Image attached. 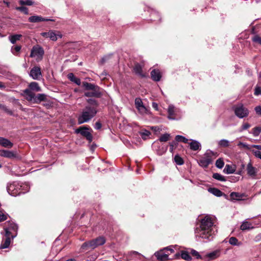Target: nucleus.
Segmentation results:
<instances>
[{
    "label": "nucleus",
    "mask_w": 261,
    "mask_h": 261,
    "mask_svg": "<svg viewBox=\"0 0 261 261\" xmlns=\"http://www.w3.org/2000/svg\"><path fill=\"white\" fill-rule=\"evenodd\" d=\"M216 231L212 218L210 216H206L201 219L200 227L195 229V237L197 239L201 238L211 241Z\"/></svg>",
    "instance_id": "nucleus-1"
},
{
    "label": "nucleus",
    "mask_w": 261,
    "mask_h": 261,
    "mask_svg": "<svg viewBox=\"0 0 261 261\" xmlns=\"http://www.w3.org/2000/svg\"><path fill=\"white\" fill-rule=\"evenodd\" d=\"M97 110L94 107H85L77 118L78 124H81L89 122L95 116Z\"/></svg>",
    "instance_id": "nucleus-2"
},
{
    "label": "nucleus",
    "mask_w": 261,
    "mask_h": 261,
    "mask_svg": "<svg viewBox=\"0 0 261 261\" xmlns=\"http://www.w3.org/2000/svg\"><path fill=\"white\" fill-rule=\"evenodd\" d=\"M232 110L235 115L240 119H243L248 116L249 111L242 103H239L232 107Z\"/></svg>",
    "instance_id": "nucleus-3"
},
{
    "label": "nucleus",
    "mask_w": 261,
    "mask_h": 261,
    "mask_svg": "<svg viewBox=\"0 0 261 261\" xmlns=\"http://www.w3.org/2000/svg\"><path fill=\"white\" fill-rule=\"evenodd\" d=\"M18 229L17 224L12 221H7L4 228L5 236H11L12 240L14 239L17 235Z\"/></svg>",
    "instance_id": "nucleus-4"
},
{
    "label": "nucleus",
    "mask_w": 261,
    "mask_h": 261,
    "mask_svg": "<svg viewBox=\"0 0 261 261\" xmlns=\"http://www.w3.org/2000/svg\"><path fill=\"white\" fill-rule=\"evenodd\" d=\"M44 54L43 47L39 45H36L32 48L30 57L35 58L37 62H39L42 60Z\"/></svg>",
    "instance_id": "nucleus-5"
},
{
    "label": "nucleus",
    "mask_w": 261,
    "mask_h": 261,
    "mask_svg": "<svg viewBox=\"0 0 261 261\" xmlns=\"http://www.w3.org/2000/svg\"><path fill=\"white\" fill-rule=\"evenodd\" d=\"M214 155V152L211 150H208L204 155L198 161V163L199 166L203 168H206L208 166L212 163V156Z\"/></svg>",
    "instance_id": "nucleus-6"
},
{
    "label": "nucleus",
    "mask_w": 261,
    "mask_h": 261,
    "mask_svg": "<svg viewBox=\"0 0 261 261\" xmlns=\"http://www.w3.org/2000/svg\"><path fill=\"white\" fill-rule=\"evenodd\" d=\"M222 251V249L221 247H219L211 252L206 253L204 255V258L208 261L216 259L221 256Z\"/></svg>",
    "instance_id": "nucleus-7"
},
{
    "label": "nucleus",
    "mask_w": 261,
    "mask_h": 261,
    "mask_svg": "<svg viewBox=\"0 0 261 261\" xmlns=\"http://www.w3.org/2000/svg\"><path fill=\"white\" fill-rule=\"evenodd\" d=\"M88 130L89 128L86 127L81 126L75 130V133L80 134L82 136L85 137L89 142H91L93 140V137Z\"/></svg>",
    "instance_id": "nucleus-8"
},
{
    "label": "nucleus",
    "mask_w": 261,
    "mask_h": 261,
    "mask_svg": "<svg viewBox=\"0 0 261 261\" xmlns=\"http://www.w3.org/2000/svg\"><path fill=\"white\" fill-rule=\"evenodd\" d=\"M41 36L44 38H49L50 40L56 41L58 40V38H61L62 35L59 34H57V32L55 30H49L47 32H42L40 34Z\"/></svg>",
    "instance_id": "nucleus-9"
},
{
    "label": "nucleus",
    "mask_w": 261,
    "mask_h": 261,
    "mask_svg": "<svg viewBox=\"0 0 261 261\" xmlns=\"http://www.w3.org/2000/svg\"><path fill=\"white\" fill-rule=\"evenodd\" d=\"M154 255L157 259L160 261H168L175 259L174 255L172 256H168V254L164 253L162 249L155 252Z\"/></svg>",
    "instance_id": "nucleus-10"
},
{
    "label": "nucleus",
    "mask_w": 261,
    "mask_h": 261,
    "mask_svg": "<svg viewBox=\"0 0 261 261\" xmlns=\"http://www.w3.org/2000/svg\"><path fill=\"white\" fill-rule=\"evenodd\" d=\"M29 75L33 80H39L42 76L41 68L40 67L35 66L33 67L29 73Z\"/></svg>",
    "instance_id": "nucleus-11"
},
{
    "label": "nucleus",
    "mask_w": 261,
    "mask_h": 261,
    "mask_svg": "<svg viewBox=\"0 0 261 261\" xmlns=\"http://www.w3.org/2000/svg\"><path fill=\"white\" fill-rule=\"evenodd\" d=\"M84 95L86 97H94L96 98H99L102 95V93L101 88L99 87H96L95 89H93L91 91L89 90L86 91L84 93Z\"/></svg>",
    "instance_id": "nucleus-12"
},
{
    "label": "nucleus",
    "mask_w": 261,
    "mask_h": 261,
    "mask_svg": "<svg viewBox=\"0 0 261 261\" xmlns=\"http://www.w3.org/2000/svg\"><path fill=\"white\" fill-rule=\"evenodd\" d=\"M174 258L175 259H178L180 258L186 260L191 261L192 259L189 253L185 250H181L174 254Z\"/></svg>",
    "instance_id": "nucleus-13"
},
{
    "label": "nucleus",
    "mask_w": 261,
    "mask_h": 261,
    "mask_svg": "<svg viewBox=\"0 0 261 261\" xmlns=\"http://www.w3.org/2000/svg\"><path fill=\"white\" fill-rule=\"evenodd\" d=\"M0 156L13 159L17 158V154L16 151L2 149L0 150Z\"/></svg>",
    "instance_id": "nucleus-14"
},
{
    "label": "nucleus",
    "mask_w": 261,
    "mask_h": 261,
    "mask_svg": "<svg viewBox=\"0 0 261 261\" xmlns=\"http://www.w3.org/2000/svg\"><path fill=\"white\" fill-rule=\"evenodd\" d=\"M135 105L136 108L141 114H144L146 112L147 109L143 105L142 100L140 98L137 97L135 99Z\"/></svg>",
    "instance_id": "nucleus-15"
},
{
    "label": "nucleus",
    "mask_w": 261,
    "mask_h": 261,
    "mask_svg": "<svg viewBox=\"0 0 261 261\" xmlns=\"http://www.w3.org/2000/svg\"><path fill=\"white\" fill-rule=\"evenodd\" d=\"M29 21L31 22H38L40 21H54V19L42 17L41 16L34 15L29 18Z\"/></svg>",
    "instance_id": "nucleus-16"
},
{
    "label": "nucleus",
    "mask_w": 261,
    "mask_h": 261,
    "mask_svg": "<svg viewBox=\"0 0 261 261\" xmlns=\"http://www.w3.org/2000/svg\"><path fill=\"white\" fill-rule=\"evenodd\" d=\"M246 170L247 174L249 176L254 177L256 175L257 170L255 167L252 166L251 162L247 165Z\"/></svg>",
    "instance_id": "nucleus-17"
},
{
    "label": "nucleus",
    "mask_w": 261,
    "mask_h": 261,
    "mask_svg": "<svg viewBox=\"0 0 261 261\" xmlns=\"http://www.w3.org/2000/svg\"><path fill=\"white\" fill-rule=\"evenodd\" d=\"M23 94L28 101H32L34 103L35 97V94L34 92L29 89H26L23 91Z\"/></svg>",
    "instance_id": "nucleus-18"
},
{
    "label": "nucleus",
    "mask_w": 261,
    "mask_h": 261,
    "mask_svg": "<svg viewBox=\"0 0 261 261\" xmlns=\"http://www.w3.org/2000/svg\"><path fill=\"white\" fill-rule=\"evenodd\" d=\"M190 142H188L190 148L193 151H197L200 150L201 148V144L197 140L190 139Z\"/></svg>",
    "instance_id": "nucleus-19"
},
{
    "label": "nucleus",
    "mask_w": 261,
    "mask_h": 261,
    "mask_svg": "<svg viewBox=\"0 0 261 261\" xmlns=\"http://www.w3.org/2000/svg\"><path fill=\"white\" fill-rule=\"evenodd\" d=\"M239 145H241V146H243L244 148H247L248 149H250L252 151V152L253 153V154H254V155L256 158H258L259 159H261V152H260V151L256 150L254 149H251L249 145H248V144H247L246 143H244L243 142H240L239 144Z\"/></svg>",
    "instance_id": "nucleus-20"
},
{
    "label": "nucleus",
    "mask_w": 261,
    "mask_h": 261,
    "mask_svg": "<svg viewBox=\"0 0 261 261\" xmlns=\"http://www.w3.org/2000/svg\"><path fill=\"white\" fill-rule=\"evenodd\" d=\"M5 238H3L2 243L0 246V249H6L8 248L11 243V240L12 239L11 236H5Z\"/></svg>",
    "instance_id": "nucleus-21"
},
{
    "label": "nucleus",
    "mask_w": 261,
    "mask_h": 261,
    "mask_svg": "<svg viewBox=\"0 0 261 261\" xmlns=\"http://www.w3.org/2000/svg\"><path fill=\"white\" fill-rule=\"evenodd\" d=\"M175 107L174 105L170 104L169 105L167 109L168 116L167 118L169 120H177L174 116L175 115Z\"/></svg>",
    "instance_id": "nucleus-22"
},
{
    "label": "nucleus",
    "mask_w": 261,
    "mask_h": 261,
    "mask_svg": "<svg viewBox=\"0 0 261 261\" xmlns=\"http://www.w3.org/2000/svg\"><path fill=\"white\" fill-rule=\"evenodd\" d=\"M141 254L137 251H131L124 254V257L126 260H130L137 258Z\"/></svg>",
    "instance_id": "nucleus-23"
},
{
    "label": "nucleus",
    "mask_w": 261,
    "mask_h": 261,
    "mask_svg": "<svg viewBox=\"0 0 261 261\" xmlns=\"http://www.w3.org/2000/svg\"><path fill=\"white\" fill-rule=\"evenodd\" d=\"M82 249L87 250L88 249H94L96 248L94 240L86 242L81 246Z\"/></svg>",
    "instance_id": "nucleus-24"
},
{
    "label": "nucleus",
    "mask_w": 261,
    "mask_h": 261,
    "mask_svg": "<svg viewBox=\"0 0 261 261\" xmlns=\"http://www.w3.org/2000/svg\"><path fill=\"white\" fill-rule=\"evenodd\" d=\"M0 145L6 148H11L13 147V144L8 139L0 137Z\"/></svg>",
    "instance_id": "nucleus-25"
},
{
    "label": "nucleus",
    "mask_w": 261,
    "mask_h": 261,
    "mask_svg": "<svg viewBox=\"0 0 261 261\" xmlns=\"http://www.w3.org/2000/svg\"><path fill=\"white\" fill-rule=\"evenodd\" d=\"M17 186H18V184L16 182H13L7 186V190L9 194L12 196H15L17 194L16 192H14L15 188Z\"/></svg>",
    "instance_id": "nucleus-26"
},
{
    "label": "nucleus",
    "mask_w": 261,
    "mask_h": 261,
    "mask_svg": "<svg viewBox=\"0 0 261 261\" xmlns=\"http://www.w3.org/2000/svg\"><path fill=\"white\" fill-rule=\"evenodd\" d=\"M151 76L152 79L155 82H159L161 78V74L159 70L153 69L151 72Z\"/></svg>",
    "instance_id": "nucleus-27"
},
{
    "label": "nucleus",
    "mask_w": 261,
    "mask_h": 261,
    "mask_svg": "<svg viewBox=\"0 0 261 261\" xmlns=\"http://www.w3.org/2000/svg\"><path fill=\"white\" fill-rule=\"evenodd\" d=\"M254 228L252 224L248 222L247 220L244 221L240 226V229L243 231L253 229Z\"/></svg>",
    "instance_id": "nucleus-28"
},
{
    "label": "nucleus",
    "mask_w": 261,
    "mask_h": 261,
    "mask_svg": "<svg viewBox=\"0 0 261 261\" xmlns=\"http://www.w3.org/2000/svg\"><path fill=\"white\" fill-rule=\"evenodd\" d=\"M176 247V246L170 245L163 248L162 250L164 253L168 254V256H171V255L174 253V250Z\"/></svg>",
    "instance_id": "nucleus-29"
},
{
    "label": "nucleus",
    "mask_w": 261,
    "mask_h": 261,
    "mask_svg": "<svg viewBox=\"0 0 261 261\" xmlns=\"http://www.w3.org/2000/svg\"><path fill=\"white\" fill-rule=\"evenodd\" d=\"M244 196L243 194L238 192H231L230 194V199L232 201L241 200Z\"/></svg>",
    "instance_id": "nucleus-30"
},
{
    "label": "nucleus",
    "mask_w": 261,
    "mask_h": 261,
    "mask_svg": "<svg viewBox=\"0 0 261 261\" xmlns=\"http://www.w3.org/2000/svg\"><path fill=\"white\" fill-rule=\"evenodd\" d=\"M67 77L70 81L73 82L78 86L80 85L81 84V80L79 78L75 77L72 73H69L67 75Z\"/></svg>",
    "instance_id": "nucleus-31"
},
{
    "label": "nucleus",
    "mask_w": 261,
    "mask_h": 261,
    "mask_svg": "<svg viewBox=\"0 0 261 261\" xmlns=\"http://www.w3.org/2000/svg\"><path fill=\"white\" fill-rule=\"evenodd\" d=\"M46 98V95L43 93H40L37 95H35L34 103H39L41 101L45 100Z\"/></svg>",
    "instance_id": "nucleus-32"
},
{
    "label": "nucleus",
    "mask_w": 261,
    "mask_h": 261,
    "mask_svg": "<svg viewBox=\"0 0 261 261\" xmlns=\"http://www.w3.org/2000/svg\"><path fill=\"white\" fill-rule=\"evenodd\" d=\"M134 71L136 74L141 77L145 76V75L142 73V67L139 64H135L134 67Z\"/></svg>",
    "instance_id": "nucleus-33"
},
{
    "label": "nucleus",
    "mask_w": 261,
    "mask_h": 261,
    "mask_svg": "<svg viewBox=\"0 0 261 261\" xmlns=\"http://www.w3.org/2000/svg\"><path fill=\"white\" fill-rule=\"evenodd\" d=\"M208 191L217 197H221L223 195L222 191L215 188H210L208 189Z\"/></svg>",
    "instance_id": "nucleus-34"
},
{
    "label": "nucleus",
    "mask_w": 261,
    "mask_h": 261,
    "mask_svg": "<svg viewBox=\"0 0 261 261\" xmlns=\"http://www.w3.org/2000/svg\"><path fill=\"white\" fill-rule=\"evenodd\" d=\"M22 35L20 34H15L10 35L9 37V40L12 44H15L17 41L19 40L21 38Z\"/></svg>",
    "instance_id": "nucleus-35"
},
{
    "label": "nucleus",
    "mask_w": 261,
    "mask_h": 261,
    "mask_svg": "<svg viewBox=\"0 0 261 261\" xmlns=\"http://www.w3.org/2000/svg\"><path fill=\"white\" fill-rule=\"evenodd\" d=\"M83 86L85 88V89L87 91H91L93 89H95L96 87H98V86L97 85L88 82L83 83Z\"/></svg>",
    "instance_id": "nucleus-36"
},
{
    "label": "nucleus",
    "mask_w": 261,
    "mask_h": 261,
    "mask_svg": "<svg viewBox=\"0 0 261 261\" xmlns=\"http://www.w3.org/2000/svg\"><path fill=\"white\" fill-rule=\"evenodd\" d=\"M29 87L31 90H34L37 92L40 91L41 90L40 87H39L38 84L37 82H32L29 85Z\"/></svg>",
    "instance_id": "nucleus-37"
},
{
    "label": "nucleus",
    "mask_w": 261,
    "mask_h": 261,
    "mask_svg": "<svg viewBox=\"0 0 261 261\" xmlns=\"http://www.w3.org/2000/svg\"><path fill=\"white\" fill-rule=\"evenodd\" d=\"M94 241L97 247L98 246L102 245L104 244L106 242V240L103 237H98L95 239H94Z\"/></svg>",
    "instance_id": "nucleus-38"
},
{
    "label": "nucleus",
    "mask_w": 261,
    "mask_h": 261,
    "mask_svg": "<svg viewBox=\"0 0 261 261\" xmlns=\"http://www.w3.org/2000/svg\"><path fill=\"white\" fill-rule=\"evenodd\" d=\"M229 243L233 246H239L241 245V243L239 242L236 237H230L229 239Z\"/></svg>",
    "instance_id": "nucleus-39"
},
{
    "label": "nucleus",
    "mask_w": 261,
    "mask_h": 261,
    "mask_svg": "<svg viewBox=\"0 0 261 261\" xmlns=\"http://www.w3.org/2000/svg\"><path fill=\"white\" fill-rule=\"evenodd\" d=\"M0 109L10 116H14V112L6 106L0 103Z\"/></svg>",
    "instance_id": "nucleus-40"
},
{
    "label": "nucleus",
    "mask_w": 261,
    "mask_h": 261,
    "mask_svg": "<svg viewBox=\"0 0 261 261\" xmlns=\"http://www.w3.org/2000/svg\"><path fill=\"white\" fill-rule=\"evenodd\" d=\"M224 172L226 174H232L235 172V169L229 165H226L224 169Z\"/></svg>",
    "instance_id": "nucleus-41"
},
{
    "label": "nucleus",
    "mask_w": 261,
    "mask_h": 261,
    "mask_svg": "<svg viewBox=\"0 0 261 261\" xmlns=\"http://www.w3.org/2000/svg\"><path fill=\"white\" fill-rule=\"evenodd\" d=\"M213 177L219 181H225L226 179L224 176L218 173H215L213 175Z\"/></svg>",
    "instance_id": "nucleus-42"
},
{
    "label": "nucleus",
    "mask_w": 261,
    "mask_h": 261,
    "mask_svg": "<svg viewBox=\"0 0 261 261\" xmlns=\"http://www.w3.org/2000/svg\"><path fill=\"white\" fill-rule=\"evenodd\" d=\"M139 134L143 140H146L151 134L150 132L146 129L142 130L141 132H139Z\"/></svg>",
    "instance_id": "nucleus-43"
},
{
    "label": "nucleus",
    "mask_w": 261,
    "mask_h": 261,
    "mask_svg": "<svg viewBox=\"0 0 261 261\" xmlns=\"http://www.w3.org/2000/svg\"><path fill=\"white\" fill-rule=\"evenodd\" d=\"M175 139L176 142H182L185 143H188L189 140L184 136L181 135H176Z\"/></svg>",
    "instance_id": "nucleus-44"
},
{
    "label": "nucleus",
    "mask_w": 261,
    "mask_h": 261,
    "mask_svg": "<svg viewBox=\"0 0 261 261\" xmlns=\"http://www.w3.org/2000/svg\"><path fill=\"white\" fill-rule=\"evenodd\" d=\"M220 147H226L229 145V141L226 139H221L218 142Z\"/></svg>",
    "instance_id": "nucleus-45"
},
{
    "label": "nucleus",
    "mask_w": 261,
    "mask_h": 261,
    "mask_svg": "<svg viewBox=\"0 0 261 261\" xmlns=\"http://www.w3.org/2000/svg\"><path fill=\"white\" fill-rule=\"evenodd\" d=\"M174 160L176 164L178 165H182L184 163L182 158L181 156H180L178 154H176L175 155Z\"/></svg>",
    "instance_id": "nucleus-46"
},
{
    "label": "nucleus",
    "mask_w": 261,
    "mask_h": 261,
    "mask_svg": "<svg viewBox=\"0 0 261 261\" xmlns=\"http://www.w3.org/2000/svg\"><path fill=\"white\" fill-rule=\"evenodd\" d=\"M261 133V127L257 126L252 129V134L254 137H258Z\"/></svg>",
    "instance_id": "nucleus-47"
},
{
    "label": "nucleus",
    "mask_w": 261,
    "mask_h": 261,
    "mask_svg": "<svg viewBox=\"0 0 261 261\" xmlns=\"http://www.w3.org/2000/svg\"><path fill=\"white\" fill-rule=\"evenodd\" d=\"M8 216V214L4 211H0V222L6 220Z\"/></svg>",
    "instance_id": "nucleus-48"
},
{
    "label": "nucleus",
    "mask_w": 261,
    "mask_h": 261,
    "mask_svg": "<svg viewBox=\"0 0 261 261\" xmlns=\"http://www.w3.org/2000/svg\"><path fill=\"white\" fill-rule=\"evenodd\" d=\"M224 165V162L222 159H218L216 162V166L219 169H222Z\"/></svg>",
    "instance_id": "nucleus-49"
},
{
    "label": "nucleus",
    "mask_w": 261,
    "mask_h": 261,
    "mask_svg": "<svg viewBox=\"0 0 261 261\" xmlns=\"http://www.w3.org/2000/svg\"><path fill=\"white\" fill-rule=\"evenodd\" d=\"M191 254L195 256L196 259H202V256L199 254V253L196 250L192 249L191 250Z\"/></svg>",
    "instance_id": "nucleus-50"
},
{
    "label": "nucleus",
    "mask_w": 261,
    "mask_h": 261,
    "mask_svg": "<svg viewBox=\"0 0 261 261\" xmlns=\"http://www.w3.org/2000/svg\"><path fill=\"white\" fill-rule=\"evenodd\" d=\"M170 136V134H167V133H165V134L162 135L160 137L159 140L161 142H166V141H167L169 140Z\"/></svg>",
    "instance_id": "nucleus-51"
},
{
    "label": "nucleus",
    "mask_w": 261,
    "mask_h": 261,
    "mask_svg": "<svg viewBox=\"0 0 261 261\" xmlns=\"http://www.w3.org/2000/svg\"><path fill=\"white\" fill-rule=\"evenodd\" d=\"M34 2L32 0H20L19 4L21 5L32 6L34 4Z\"/></svg>",
    "instance_id": "nucleus-52"
},
{
    "label": "nucleus",
    "mask_w": 261,
    "mask_h": 261,
    "mask_svg": "<svg viewBox=\"0 0 261 261\" xmlns=\"http://www.w3.org/2000/svg\"><path fill=\"white\" fill-rule=\"evenodd\" d=\"M21 48V46L20 45H17L13 46L11 48V51L13 55L16 56L17 53L19 52Z\"/></svg>",
    "instance_id": "nucleus-53"
},
{
    "label": "nucleus",
    "mask_w": 261,
    "mask_h": 261,
    "mask_svg": "<svg viewBox=\"0 0 261 261\" xmlns=\"http://www.w3.org/2000/svg\"><path fill=\"white\" fill-rule=\"evenodd\" d=\"M252 40L253 42L261 45V37H259L258 35H254L252 38Z\"/></svg>",
    "instance_id": "nucleus-54"
},
{
    "label": "nucleus",
    "mask_w": 261,
    "mask_h": 261,
    "mask_svg": "<svg viewBox=\"0 0 261 261\" xmlns=\"http://www.w3.org/2000/svg\"><path fill=\"white\" fill-rule=\"evenodd\" d=\"M87 101L89 104H90L93 106H95L94 108H96V107L98 106L97 101L94 99L89 98L87 100Z\"/></svg>",
    "instance_id": "nucleus-55"
},
{
    "label": "nucleus",
    "mask_w": 261,
    "mask_h": 261,
    "mask_svg": "<svg viewBox=\"0 0 261 261\" xmlns=\"http://www.w3.org/2000/svg\"><path fill=\"white\" fill-rule=\"evenodd\" d=\"M177 142L175 141H173L172 142L170 143V151L172 152L174 148L177 146Z\"/></svg>",
    "instance_id": "nucleus-56"
},
{
    "label": "nucleus",
    "mask_w": 261,
    "mask_h": 261,
    "mask_svg": "<svg viewBox=\"0 0 261 261\" xmlns=\"http://www.w3.org/2000/svg\"><path fill=\"white\" fill-rule=\"evenodd\" d=\"M16 9L19 10V11H21V12H23L25 14H29L28 9L27 7H17Z\"/></svg>",
    "instance_id": "nucleus-57"
},
{
    "label": "nucleus",
    "mask_w": 261,
    "mask_h": 261,
    "mask_svg": "<svg viewBox=\"0 0 261 261\" xmlns=\"http://www.w3.org/2000/svg\"><path fill=\"white\" fill-rule=\"evenodd\" d=\"M254 95L256 96H258L261 95V88L260 87L256 85L255 88L254 90Z\"/></svg>",
    "instance_id": "nucleus-58"
},
{
    "label": "nucleus",
    "mask_w": 261,
    "mask_h": 261,
    "mask_svg": "<svg viewBox=\"0 0 261 261\" xmlns=\"http://www.w3.org/2000/svg\"><path fill=\"white\" fill-rule=\"evenodd\" d=\"M255 113L258 115L261 116V105L256 106L254 108Z\"/></svg>",
    "instance_id": "nucleus-59"
},
{
    "label": "nucleus",
    "mask_w": 261,
    "mask_h": 261,
    "mask_svg": "<svg viewBox=\"0 0 261 261\" xmlns=\"http://www.w3.org/2000/svg\"><path fill=\"white\" fill-rule=\"evenodd\" d=\"M250 127V125L248 123H245L243 124L241 126V128L240 130V132H242L244 130H246Z\"/></svg>",
    "instance_id": "nucleus-60"
},
{
    "label": "nucleus",
    "mask_w": 261,
    "mask_h": 261,
    "mask_svg": "<svg viewBox=\"0 0 261 261\" xmlns=\"http://www.w3.org/2000/svg\"><path fill=\"white\" fill-rule=\"evenodd\" d=\"M254 241L256 242L261 241V233H259L256 235L254 239Z\"/></svg>",
    "instance_id": "nucleus-61"
},
{
    "label": "nucleus",
    "mask_w": 261,
    "mask_h": 261,
    "mask_svg": "<svg viewBox=\"0 0 261 261\" xmlns=\"http://www.w3.org/2000/svg\"><path fill=\"white\" fill-rule=\"evenodd\" d=\"M251 148H255L257 150H261V145H252L251 146H250Z\"/></svg>",
    "instance_id": "nucleus-62"
},
{
    "label": "nucleus",
    "mask_w": 261,
    "mask_h": 261,
    "mask_svg": "<svg viewBox=\"0 0 261 261\" xmlns=\"http://www.w3.org/2000/svg\"><path fill=\"white\" fill-rule=\"evenodd\" d=\"M101 127V124L99 122H97L95 123L94 125V128L96 129H99Z\"/></svg>",
    "instance_id": "nucleus-63"
},
{
    "label": "nucleus",
    "mask_w": 261,
    "mask_h": 261,
    "mask_svg": "<svg viewBox=\"0 0 261 261\" xmlns=\"http://www.w3.org/2000/svg\"><path fill=\"white\" fill-rule=\"evenodd\" d=\"M152 107L153 109H154L155 110H158V105L157 103L156 102H152Z\"/></svg>",
    "instance_id": "nucleus-64"
}]
</instances>
